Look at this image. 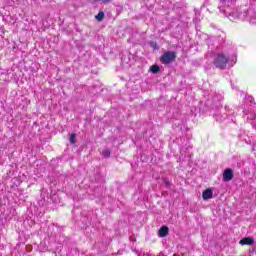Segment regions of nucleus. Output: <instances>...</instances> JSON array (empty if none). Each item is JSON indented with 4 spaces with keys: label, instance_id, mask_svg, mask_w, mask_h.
<instances>
[{
    "label": "nucleus",
    "instance_id": "obj_1",
    "mask_svg": "<svg viewBox=\"0 0 256 256\" xmlns=\"http://www.w3.org/2000/svg\"><path fill=\"white\" fill-rule=\"evenodd\" d=\"M175 59H177V53L173 51H168L161 56L160 61L163 65H169V63H173Z\"/></svg>",
    "mask_w": 256,
    "mask_h": 256
},
{
    "label": "nucleus",
    "instance_id": "obj_2",
    "mask_svg": "<svg viewBox=\"0 0 256 256\" xmlns=\"http://www.w3.org/2000/svg\"><path fill=\"white\" fill-rule=\"evenodd\" d=\"M229 59L226 58L223 54H218L214 60V65L217 69H225L227 67Z\"/></svg>",
    "mask_w": 256,
    "mask_h": 256
},
{
    "label": "nucleus",
    "instance_id": "obj_3",
    "mask_svg": "<svg viewBox=\"0 0 256 256\" xmlns=\"http://www.w3.org/2000/svg\"><path fill=\"white\" fill-rule=\"evenodd\" d=\"M233 177H235V171L231 168H226L223 172V181L224 183H229V181H233Z\"/></svg>",
    "mask_w": 256,
    "mask_h": 256
},
{
    "label": "nucleus",
    "instance_id": "obj_4",
    "mask_svg": "<svg viewBox=\"0 0 256 256\" xmlns=\"http://www.w3.org/2000/svg\"><path fill=\"white\" fill-rule=\"evenodd\" d=\"M202 198L204 201H209V199H213V190L211 189H206L202 193Z\"/></svg>",
    "mask_w": 256,
    "mask_h": 256
},
{
    "label": "nucleus",
    "instance_id": "obj_5",
    "mask_svg": "<svg viewBox=\"0 0 256 256\" xmlns=\"http://www.w3.org/2000/svg\"><path fill=\"white\" fill-rule=\"evenodd\" d=\"M158 235L160 237H167L169 235V227L162 226L158 231Z\"/></svg>",
    "mask_w": 256,
    "mask_h": 256
},
{
    "label": "nucleus",
    "instance_id": "obj_6",
    "mask_svg": "<svg viewBox=\"0 0 256 256\" xmlns=\"http://www.w3.org/2000/svg\"><path fill=\"white\" fill-rule=\"evenodd\" d=\"M253 243H255V240L249 237L240 240V245H253Z\"/></svg>",
    "mask_w": 256,
    "mask_h": 256
},
{
    "label": "nucleus",
    "instance_id": "obj_7",
    "mask_svg": "<svg viewBox=\"0 0 256 256\" xmlns=\"http://www.w3.org/2000/svg\"><path fill=\"white\" fill-rule=\"evenodd\" d=\"M76 139H77V134L75 133L70 134L69 142L71 145H75L77 143Z\"/></svg>",
    "mask_w": 256,
    "mask_h": 256
},
{
    "label": "nucleus",
    "instance_id": "obj_8",
    "mask_svg": "<svg viewBox=\"0 0 256 256\" xmlns=\"http://www.w3.org/2000/svg\"><path fill=\"white\" fill-rule=\"evenodd\" d=\"M95 19H97L98 21H103V19H105V12L100 11L96 16Z\"/></svg>",
    "mask_w": 256,
    "mask_h": 256
},
{
    "label": "nucleus",
    "instance_id": "obj_9",
    "mask_svg": "<svg viewBox=\"0 0 256 256\" xmlns=\"http://www.w3.org/2000/svg\"><path fill=\"white\" fill-rule=\"evenodd\" d=\"M150 71H151V73L157 74V73H159L160 68H159V66H157V65H152V66L150 67Z\"/></svg>",
    "mask_w": 256,
    "mask_h": 256
},
{
    "label": "nucleus",
    "instance_id": "obj_10",
    "mask_svg": "<svg viewBox=\"0 0 256 256\" xmlns=\"http://www.w3.org/2000/svg\"><path fill=\"white\" fill-rule=\"evenodd\" d=\"M102 155L103 157H111V151L109 149H104Z\"/></svg>",
    "mask_w": 256,
    "mask_h": 256
},
{
    "label": "nucleus",
    "instance_id": "obj_11",
    "mask_svg": "<svg viewBox=\"0 0 256 256\" xmlns=\"http://www.w3.org/2000/svg\"><path fill=\"white\" fill-rule=\"evenodd\" d=\"M149 46L152 47V49H159V46L157 45V42H149Z\"/></svg>",
    "mask_w": 256,
    "mask_h": 256
},
{
    "label": "nucleus",
    "instance_id": "obj_12",
    "mask_svg": "<svg viewBox=\"0 0 256 256\" xmlns=\"http://www.w3.org/2000/svg\"><path fill=\"white\" fill-rule=\"evenodd\" d=\"M248 119L250 121H256V114L255 113H250V115L248 116Z\"/></svg>",
    "mask_w": 256,
    "mask_h": 256
},
{
    "label": "nucleus",
    "instance_id": "obj_13",
    "mask_svg": "<svg viewBox=\"0 0 256 256\" xmlns=\"http://www.w3.org/2000/svg\"><path fill=\"white\" fill-rule=\"evenodd\" d=\"M163 183H164V185H166V187H171V182H169V180L167 179V178H164L163 179Z\"/></svg>",
    "mask_w": 256,
    "mask_h": 256
},
{
    "label": "nucleus",
    "instance_id": "obj_14",
    "mask_svg": "<svg viewBox=\"0 0 256 256\" xmlns=\"http://www.w3.org/2000/svg\"><path fill=\"white\" fill-rule=\"evenodd\" d=\"M94 1H101L104 5H107V3L113 2V0H94Z\"/></svg>",
    "mask_w": 256,
    "mask_h": 256
},
{
    "label": "nucleus",
    "instance_id": "obj_15",
    "mask_svg": "<svg viewBox=\"0 0 256 256\" xmlns=\"http://www.w3.org/2000/svg\"><path fill=\"white\" fill-rule=\"evenodd\" d=\"M216 121H221V117L218 114H215Z\"/></svg>",
    "mask_w": 256,
    "mask_h": 256
},
{
    "label": "nucleus",
    "instance_id": "obj_16",
    "mask_svg": "<svg viewBox=\"0 0 256 256\" xmlns=\"http://www.w3.org/2000/svg\"><path fill=\"white\" fill-rule=\"evenodd\" d=\"M244 115H249V111L244 110Z\"/></svg>",
    "mask_w": 256,
    "mask_h": 256
},
{
    "label": "nucleus",
    "instance_id": "obj_17",
    "mask_svg": "<svg viewBox=\"0 0 256 256\" xmlns=\"http://www.w3.org/2000/svg\"><path fill=\"white\" fill-rule=\"evenodd\" d=\"M206 105H210V102H209V100L206 102Z\"/></svg>",
    "mask_w": 256,
    "mask_h": 256
}]
</instances>
